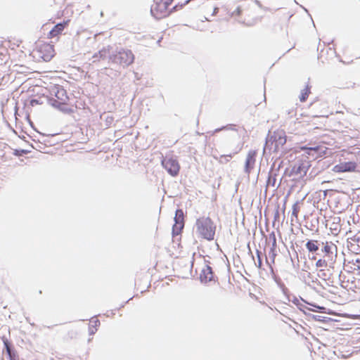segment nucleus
<instances>
[{
  "label": "nucleus",
  "instance_id": "nucleus-4",
  "mask_svg": "<svg viewBox=\"0 0 360 360\" xmlns=\"http://www.w3.org/2000/svg\"><path fill=\"white\" fill-rule=\"evenodd\" d=\"M174 0H155L150 7L151 14L157 19L167 17L172 11L169 7Z\"/></svg>",
  "mask_w": 360,
  "mask_h": 360
},
{
  "label": "nucleus",
  "instance_id": "nucleus-23",
  "mask_svg": "<svg viewBox=\"0 0 360 360\" xmlns=\"http://www.w3.org/2000/svg\"><path fill=\"white\" fill-rule=\"evenodd\" d=\"M27 153V151H26V150H21V152L20 153L18 150H16L15 151V153H15V155H21L22 153Z\"/></svg>",
  "mask_w": 360,
  "mask_h": 360
},
{
  "label": "nucleus",
  "instance_id": "nucleus-26",
  "mask_svg": "<svg viewBox=\"0 0 360 360\" xmlns=\"http://www.w3.org/2000/svg\"><path fill=\"white\" fill-rule=\"evenodd\" d=\"M309 150H316L318 148H309Z\"/></svg>",
  "mask_w": 360,
  "mask_h": 360
},
{
  "label": "nucleus",
  "instance_id": "nucleus-20",
  "mask_svg": "<svg viewBox=\"0 0 360 360\" xmlns=\"http://www.w3.org/2000/svg\"><path fill=\"white\" fill-rule=\"evenodd\" d=\"M81 330L80 327H76L74 330H72V333L70 334V338L71 339H76L79 335V332Z\"/></svg>",
  "mask_w": 360,
  "mask_h": 360
},
{
  "label": "nucleus",
  "instance_id": "nucleus-16",
  "mask_svg": "<svg viewBox=\"0 0 360 360\" xmlns=\"http://www.w3.org/2000/svg\"><path fill=\"white\" fill-rule=\"evenodd\" d=\"M310 94L311 86L309 84H307L306 86L301 91L300 95L299 96L300 101L302 103L305 102Z\"/></svg>",
  "mask_w": 360,
  "mask_h": 360
},
{
  "label": "nucleus",
  "instance_id": "nucleus-27",
  "mask_svg": "<svg viewBox=\"0 0 360 360\" xmlns=\"http://www.w3.org/2000/svg\"><path fill=\"white\" fill-rule=\"evenodd\" d=\"M218 10H219V8H214V13H217V12L218 11Z\"/></svg>",
  "mask_w": 360,
  "mask_h": 360
},
{
  "label": "nucleus",
  "instance_id": "nucleus-8",
  "mask_svg": "<svg viewBox=\"0 0 360 360\" xmlns=\"http://www.w3.org/2000/svg\"><path fill=\"white\" fill-rule=\"evenodd\" d=\"M357 164L355 162H342L335 165L333 171L335 173L353 172L356 171Z\"/></svg>",
  "mask_w": 360,
  "mask_h": 360
},
{
  "label": "nucleus",
  "instance_id": "nucleus-2",
  "mask_svg": "<svg viewBox=\"0 0 360 360\" xmlns=\"http://www.w3.org/2000/svg\"><path fill=\"white\" fill-rule=\"evenodd\" d=\"M195 233L199 238L213 240L216 232V225L210 217H200L195 224Z\"/></svg>",
  "mask_w": 360,
  "mask_h": 360
},
{
  "label": "nucleus",
  "instance_id": "nucleus-21",
  "mask_svg": "<svg viewBox=\"0 0 360 360\" xmlns=\"http://www.w3.org/2000/svg\"><path fill=\"white\" fill-rule=\"evenodd\" d=\"M300 212V207L298 206V203L296 202L292 205V215L295 218H297L298 214Z\"/></svg>",
  "mask_w": 360,
  "mask_h": 360
},
{
  "label": "nucleus",
  "instance_id": "nucleus-17",
  "mask_svg": "<svg viewBox=\"0 0 360 360\" xmlns=\"http://www.w3.org/2000/svg\"><path fill=\"white\" fill-rule=\"evenodd\" d=\"M319 241L316 240H310L306 243V248L309 252H316L319 250Z\"/></svg>",
  "mask_w": 360,
  "mask_h": 360
},
{
  "label": "nucleus",
  "instance_id": "nucleus-10",
  "mask_svg": "<svg viewBox=\"0 0 360 360\" xmlns=\"http://www.w3.org/2000/svg\"><path fill=\"white\" fill-rule=\"evenodd\" d=\"M214 278V274L212 272V268L207 265L205 264L200 274V280L201 282L207 283L211 281H212Z\"/></svg>",
  "mask_w": 360,
  "mask_h": 360
},
{
  "label": "nucleus",
  "instance_id": "nucleus-3",
  "mask_svg": "<svg viewBox=\"0 0 360 360\" xmlns=\"http://www.w3.org/2000/svg\"><path fill=\"white\" fill-rule=\"evenodd\" d=\"M51 95L53 97H51L50 101L52 105L65 112L70 111L68 106L69 97L64 88L58 85L53 86Z\"/></svg>",
  "mask_w": 360,
  "mask_h": 360
},
{
  "label": "nucleus",
  "instance_id": "nucleus-6",
  "mask_svg": "<svg viewBox=\"0 0 360 360\" xmlns=\"http://www.w3.org/2000/svg\"><path fill=\"white\" fill-rule=\"evenodd\" d=\"M162 167L172 176H176L180 170V165L178 160L172 156H166L162 161Z\"/></svg>",
  "mask_w": 360,
  "mask_h": 360
},
{
  "label": "nucleus",
  "instance_id": "nucleus-28",
  "mask_svg": "<svg viewBox=\"0 0 360 360\" xmlns=\"http://www.w3.org/2000/svg\"><path fill=\"white\" fill-rule=\"evenodd\" d=\"M190 1H191V0H186V1H185V3H184V5H185V4H188Z\"/></svg>",
  "mask_w": 360,
  "mask_h": 360
},
{
  "label": "nucleus",
  "instance_id": "nucleus-18",
  "mask_svg": "<svg viewBox=\"0 0 360 360\" xmlns=\"http://www.w3.org/2000/svg\"><path fill=\"white\" fill-rule=\"evenodd\" d=\"M42 98H46V97L43 96L42 98H39V99L33 98L30 101V104L31 106L34 107L37 105H41L44 103V101H42Z\"/></svg>",
  "mask_w": 360,
  "mask_h": 360
},
{
  "label": "nucleus",
  "instance_id": "nucleus-12",
  "mask_svg": "<svg viewBox=\"0 0 360 360\" xmlns=\"http://www.w3.org/2000/svg\"><path fill=\"white\" fill-rule=\"evenodd\" d=\"M256 155L257 152L255 150H250L248 153L245 165V171L246 173L250 174L251 170L254 168L256 161Z\"/></svg>",
  "mask_w": 360,
  "mask_h": 360
},
{
  "label": "nucleus",
  "instance_id": "nucleus-7",
  "mask_svg": "<svg viewBox=\"0 0 360 360\" xmlns=\"http://www.w3.org/2000/svg\"><path fill=\"white\" fill-rule=\"evenodd\" d=\"M175 223L172 227L173 236L179 235L184 227V215L182 210H176L174 217Z\"/></svg>",
  "mask_w": 360,
  "mask_h": 360
},
{
  "label": "nucleus",
  "instance_id": "nucleus-11",
  "mask_svg": "<svg viewBox=\"0 0 360 360\" xmlns=\"http://www.w3.org/2000/svg\"><path fill=\"white\" fill-rule=\"evenodd\" d=\"M100 324V321L96 316H94L89 319L88 323V333L89 335V338L87 340L88 342L91 340V336H93L97 332Z\"/></svg>",
  "mask_w": 360,
  "mask_h": 360
},
{
  "label": "nucleus",
  "instance_id": "nucleus-9",
  "mask_svg": "<svg viewBox=\"0 0 360 360\" xmlns=\"http://www.w3.org/2000/svg\"><path fill=\"white\" fill-rule=\"evenodd\" d=\"M70 20H66L62 22L58 23L49 31L47 34L49 39L58 38L63 33L64 30L69 25Z\"/></svg>",
  "mask_w": 360,
  "mask_h": 360
},
{
  "label": "nucleus",
  "instance_id": "nucleus-5",
  "mask_svg": "<svg viewBox=\"0 0 360 360\" xmlns=\"http://www.w3.org/2000/svg\"><path fill=\"white\" fill-rule=\"evenodd\" d=\"M112 63L123 68L127 67L134 60V56L130 50H122L110 57Z\"/></svg>",
  "mask_w": 360,
  "mask_h": 360
},
{
  "label": "nucleus",
  "instance_id": "nucleus-14",
  "mask_svg": "<svg viewBox=\"0 0 360 360\" xmlns=\"http://www.w3.org/2000/svg\"><path fill=\"white\" fill-rule=\"evenodd\" d=\"M274 139L276 144H275V148L278 149L279 146H283L286 142V137L283 134H274L273 136H271V139Z\"/></svg>",
  "mask_w": 360,
  "mask_h": 360
},
{
  "label": "nucleus",
  "instance_id": "nucleus-24",
  "mask_svg": "<svg viewBox=\"0 0 360 360\" xmlns=\"http://www.w3.org/2000/svg\"><path fill=\"white\" fill-rule=\"evenodd\" d=\"M182 6H183V5H181V6L176 5V6H174L172 8V11H177L179 8H182Z\"/></svg>",
  "mask_w": 360,
  "mask_h": 360
},
{
  "label": "nucleus",
  "instance_id": "nucleus-1",
  "mask_svg": "<svg viewBox=\"0 0 360 360\" xmlns=\"http://www.w3.org/2000/svg\"><path fill=\"white\" fill-rule=\"evenodd\" d=\"M30 55L37 62H49L56 55L54 45L51 42L38 39Z\"/></svg>",
  "mask_w": 360,
  "mask_h": 360
},
{
  "label": "nucleus",
  "instance_id": "nucleus-22",
  "mask_svg": "<svg viewBox=\"0 0 360 360\" xmlns=\"http://www.w3.org/2000/svg\"><path fill=\"white\" fill-rule=\"evenodd\" d=\"M228 158H232V155L230 154V155H221L220 158H219V162L221 163H226L227 162H229V159Z\"/></svg>",
  "mask_w": 360,
  "mask_h": 360
},
{
  "label": "nucleus",
  "instance_id": "nucleus-13",
  "mask_svg": "<svg viewBox=\"0 0 360 360\" xmlns=\"http://www.w3.org/2000/svg\"><path fill=\"white\" fill-rule=\"evenodd\" d=\"M292 172L295 174L300 175V176H304L306 175L307 172V167L304 165V163H300L293 167Z\"/></svg>",
  "mask_w": 360,
  "mask_h": 360
},
{
  "label": "nucleus",
  "instance_id": "nucleus-19",
  "mask_svg": "<svg viewBox=\"0 0 360 360\" xmlns=\"http://www.w3.org/2000/svg\"><path fill=\"white\" fill-rule=\"evenodd\" d=\"M316 266L317 268H326L328 266V262L326 259H319L316 262Z\"/></svg>",
  "mask_w": 360,
  "mask_h": 360
},
{
  "label": "nucleus",
  "instance_id": "nucleus-25",
  "mask_svg": "<svg viewBox=\"0 0 360 360\" xmlns=\"http://www.w3.org/2000/svg\"><path fill=\"white\" fill-rule=\"evenodd\" d=\"M13 40H15V38H13ZM16 42H17V46H19V44H18V42H19V43H21V41H20V40H18V39H16Z\"/></svg>",
  "mask_w": 360,
  "mask_h": 360
},
{
  "label": "nucleus",
  "instance_id": "nucleus-15",
  "mask_svg": "<svg viewBox=\"0 0 360 360\" xmlns=\"http://www.w3.org/2000/svg\"><path fill=\"white\" fill-rule=\"evenodd\" d=\"M323 247L322 249V252L324 254V257L330 258L332 257V245H333L332 243L326 242L323 243Z\"/></svg>",
  "mask_w": 360,
  "mask_h": 360
}]
</instances>
